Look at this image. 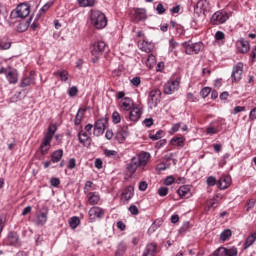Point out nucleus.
Masks as SVG:
<instances>
[{
    "label": "nucleus",
    "mask_w": 256,
    "mask_h": 256,
    "mask_svg": "<svg viewBox=\"0 0 256 256\" xmlns=\"http://www.w3.org/2000/svg\"><path fill=\"white\" fill-rule=\"evenodd\" d=\"M48 217H49V207L44 206L40 209L39 214L37 215L36 225L43 227V225L47 223Z\"/></svg>",
    "instance_id": "f8f14e48"
},
{
    "label": "nucleus",
    "mask_w": 256,
    "mask_h": 256,
    "mask_svg": "<svg viewBox=\"0 0 256 256\" xmlns=\"http://www.w3.org/2000/svg\"><path fill=\"white\" fill-rule=\"evenodd\" d=\"M105 51H107V44L105 42H95L91 49L92 63H97Z\"/></svg>",
    "instance_id": "7ed1b4c3"
},
{
    "label": "nucleus",
    "mask_w": 256,
    "mask_h": 256,
    "mask_svg": "<svg viewBox=\"0 0 256 256\" xmlns=\"http://www.w3.org/2000/svg\"><path fill=\"white\" fill-rule=\"evenodd\" d=\"M213 199L214 200L208 204V207L210 209H217V205H219V202H217V199H219V195L216 194Z\"/></svg>",
    "instance_id": "de8ad7c7"
},
{
    "label": "nucleus",
    "mask_w": 256,
    "mask_h": 256,
    "mask_svg": "<svg viewBox=\"0 0 256 256\" xmlns=\"http://www.w3.org/2000/svg\"><path fill=\"white\" fill-rule=\"evenodd\" d=\"M62 158H63V150L62 149H58V150L54 151L51 155L52 163H59Z\"/></svg>",
    "instance_id": "c756f323"
},
{
    "label": "nucleus",
    "mask_w": 256,
    "mask_h": 256,
    "mask_svg": "<svg viewBox=\"0 0 256 256\" xmlns=\"http://www.w3.org/2000/svg\"><path fill=\"white\" fill-rule=\"evenodd\" d=\"M212 256H227V248L219 247L212 253Z\"/></svg>",
    "instance_id": "79ce46f5"
},
{
    "label": "nucleus",
    "mask_w": 256,
    "mask_h": 256,
    "mask_svg": "<svg viewBox=\"0 0 256 256\" xmlns=\"http://www.w3.org/2000/svg\"><path fill=\"white\" fill-rule=\"evenodd\" d=\"M69 96L70 97H77V93H79V89H77L76 86H72L70 89H69Z\"/></svg>",
    "instance_id": "052dcab7"
},
{
    "label": "nucleus",
    "mask_w": 256,
    "mask_h": 256,
    "mask_svg": "<svg viewBox=\"0 0 256 256\" xmlns=\"http://www.w3.org/2000/svg\"><path fill=\"white\" fill-rule=\"evenodd\" d=\"M79 223H81V220L77 216H73L69 220V226L71 229H77V227H79Z\"/></svg>",
    "instance_id": "4c0bfd02"
},
{
    "label": "nucleus",
    "mask_w": 256,
    "mask_h": 256,
    "mask_svg": "<svg viewBox=\"0 0 256 256\" xmlns=\"http://www.w3.org/2000/svg\"><path fill=\"white\" fill-rule=\"evenodd\" d=\"M155 253H157V244L151 243L146 246L142 256H155Z\"/></svg>",
    "instance_id": "b1692460"
},
{
    "label": "nucleus",
    "mask_w": 256,
    "mask_h": 256,
    "mask_svg": "<svg viewBox=\"0 0 256 256\" xmlns=\"http://www.w3.org/2000/svg\"><path fill=\"white\" fill-rule=\"evenodd\" d=\"M7 239L9 245H17V243H19V235L17 234V232H9Z\"/></svg>",
    "instance_id": "2f4dec72"
},
{
    "label": "nucleus",
    "mask_w": 256,
    "mask_h": 256,
    "mask_svg": "<svg viewBox=\"0 0 256 256\" xmlns=\"http://www.w3.org/2000/svg\"><path fill=\"white\" fill-rule=\"evenodd\" d=\"M210 93H211V88L209 87H204L200 91L201 97H203V99H206V97H209Z\"/></svg>",
    "instance_id": "3c124183"
},
{
    "label": "nucleus",
    "mask_w": 256,
    "mask_h": 256,
    "mask_svg": "<svg viewBox=\"0 0 256 256\" xmlns=\"http://www.w3.org/2000/svg\"><path fill=\"white\" fill-rule=\"evenodd\" d=\"M140 49L141 51H144L145 53H151V51H153V44H151V42L149 41H142L141 45H140Z\"/></svg>",
    "instance_id": "f704fd0d"
},
{
    "label": "nucleus",
    "mask_w": 256,
    "mask_h": 256,
    "mask_svg": "<svg viewBox=\"0 0 256 256\" xmlns=\"http://www.w3.org/2000/svg\"><path fill=\"white\" fill-rule=\"evenodd\" d=\"M128 211L131 213V215H139V208H137L135 205H131L128 208Z\"/></svg>",
    "instance_id": "e2e57ef3"
},
{
    "label": "nucleus",
    "mask_w": 256,
    "mask_h": 256,
    "mask_svg": "<svg viewBox=\"0 0 256 256\" xmlns=\"http://www.w3.org/2000/svg\"><path fill=\"white\" fill-rule=\"evenodd\" d=\"M128 137H129V127L127 125L118 126L115 134L116 141H118V143H125Z\"/></svg>",
    "instance_id": "9b49d317"
},
{
    "label": "nucleus",
    "mask_w": 256,
    "mask_h": 256,
    "mask_svg": "<svg viewBox=\"0 0 256 256\" xmlns=\"http://www.w3.org/2000/svg\"><path fill=\"white\" fill-rule=\"evenodd\" d=\"M161 103V90L153 89L150 91L148 96V106L149 109H156L158 105Z\"/></svg>",
    "instance_id": "423d86ee"
},
{
    "label": "nucleus",
    "mask_w": 256,
    "mask_h": 256,
    "mask_svg": "<svg viewBox=\"0 0 256 256\" xmlns=\"http://www.w3.org/2000/svg\"><path fill=\"white\" fill-rule=\"evenodd\" d=\"M162 135H163V130H158L155 134H150L149 139H151L152 141H159V139L163 137Z\"/></svg>",
    "instance_id": "a18cd8bd"
},
{
    "label": "nucleus",
    "mask_w": 256,
    "mask_h": 256,
    "mask_svg": "<svg viewBox=\"0 0 256 256\" xmlns=\"http://www.w3.org/2000/svg\"><path fill=\"white\" fill-rule=\"evenodd\" d=\"M51 137H44L43 141L40 145V153L41 155H47V153L49 152V150L51 149Z\"/></svg>",
    "instance_id": "6ab92c4d"
},
{
    "label": "nucleus",
    "mask_w": 256,
    "mask_h": 256,
    "mask_svg": "<svg viewBox=\"0 0 256 256\" xmlns=\"http://www.w3.org/2000/svg\"><path fill=\"white\" fill-rule=\"evenodd\" d=\"M232 83H239L243 79V62H238L232 68L231 73Z\"/></svg>",
    "instance_id": "9d476101"
},
{
    "label": "nucleus",
    "mask_w": 256,
    "mask_h": 256,
    "mask_svg": "<svg viewBox=\"0 0 256 256\" xmlns=\"http://www.w3.org/2000/svg\"><path fill=\"white\" fill-rule=\"evenodd\" d=\"M256 241V232H253L252 234H250L245 243H244V249H249V247H251V245H253V243H255Z\"/></svg>",
    "instance_id": "473e14b6"
},
{
    "label": "nucleus",
    "mask_w": 256,
    "mask_h": 256,
    "mask_svg": "<svg viewBox=\"0 0 256 256\" xmlns=\"http://www.w3.org/2000/svg\"><path fill=\"white\" fill-rule=\"evenodd\" d=\"M229 185H231L230 177H223L217 181L218 189L225 190V189H227V187H229Z\"/></svg>",
    "instance_id": "393cba45"
},
{
    "label": "nucleus",
    "mask_w": 256,
    "mask_h": 256,
    "mask_svg": "<svg viewBox=\"0 0 256 256\" xmlns=\"http://www.w3.org/2000/svg\"><path fill=\"white\" fill-rule=\"evenodd\" d=\"M239 251L237 250V247L230 246L226 248V256H237Z\"/></svg>",
    "instance_id": "a19ab883"
},
{
    "label": "nucleus",
    "mask_w": 256,
    "mask_h": 256,
    "mask_svg": "<svg viewBox=\"0 0 256 256\" xmlns=\"http://www.w3.org/2000/svg\"><path fill=\"white\" fill-rule=\"evenodd\" d=\"M231 235H233L231 230L226 229V230L222 231V233L220 234V239H221V241H227V239H229V237H231Z\"/></svg>",
    "instance_id": "37998d69"
},
{
    "label": "nucleus",
    "mask_w": 256,
    "mask_h": 256,
    "mask_svg": "<svg viewBox=\"0 0 256 256\" xmlns=\"http://www.w3.org/2000/svg\"><path fill=\"white\" fill-rule=\"evenodd\" d=\"M156 11H157L158 15H164V13H165V11H167V9H165V6H163L162 3H159L156 6Z\"/></svg>",
    "instance_id": "4d7b16f0"
},
{
    "label": "nucleus",
    "mask_w": 256,
    "mask_h": 256,
    "mask_svg": "<svg viewBox=\"0 0 256 256\" xmlns=\"http://www.w3.org/2000/svg\"><path fill=\"white\" fill-rule=\"evenodd\" d=\"M177 193L181 199H189V197H193V193L191 192V186L190 185H183L180 186L177 190Z\"/></svg>",
    "instance_id": "f3484780"
},
{
    "label": "nucleus",
    "mask_w": 256,
    "mask_h": 256,
    "mask_svg": "<svg viewBox=\"0 0 256 256\" xmlns=\"http://www.w3.org/2000/svg\"><path fill=\"white\" fill-rule=\"evenodd\" d=\"M168 194H169V189L167 187H160L158 189V195L160 197H166V195H168Z\"/></svg>",
    "instance_id": "5fc2aeb1"
},
{
    "label": "nucleus",
    "mask_w": 256,
    "mask_h": 256,
    "mask_svg": "<svg viewBox=\"0 0 256 256\" xmlns=\"http://www.w3.org/2000/svg\"><path fill=\"white\" fill-rule=\"evenodd\" d=\"M134 193H135V188L133 186H128L122 192V198L125 201H129V199H131L133 197Z\"/></svg>",
    "instance_id": "a878e982"
},
{
    "label": "nucleus",
    "mask_w": 256,
    "mask_h": 256,
    "mask_svg": "<svg viewBox=\"0 0 256 256\" xmlns=\"http://www.w3.org/2000/svg\"><path fill=\"white\" fill-rule=\"evenodd\" d=\"M30 85H35V77H33V72L30 73V76H26L21 80L20 87L25 89V87H30Z\"/></svg>",
    "instance_id": "412c9836"
},
{
    "label": "nucleus",
    "mask_w": 256,
    "mask_h": 256,
    "mask_svg": "<svg viewBox=\"0 0 256 256\" xmlns=\"http://www.w3.org/2000/svg\"><path fill=\"white\" fill-rule=\"evenodd\" d=\"M255 199H250L248 202H247V207H246V211H251V209H253V207H255Z\"/></svg>",
    "instance_id": "69168bd1"
},
{
    "label": "nucleus",
    "mask_w": 256,
    "mask_h": 256,
    "mask_svg": "<svg viewBox=\"0 0 256 256\" xmlns=\"http://www.w3.org/2000/svg\"><path fill=\"white\" fill-rule=\"evenodd\" d=\"M78 5H80V7H93L95 0H78Z\"/></svg>",
    "instance_id": "ea45409f"
},
{
    "label": "nucleus",
    "mask_w": 256,
    "mask_h": 256,
    "mask_svg": "<svg viewBox=\"0 0 256 256\" xmlns=\"http://www.w3.org/2000/svg\"><path fill=\"white\" fill-rule=\"evenodd\" d=\"M78 141L80 145H83V147H89L93 139L91 138V134L89 132H85V130H80L78 132Z\"/></svg>",
    "instance_id": "ddd939ff"
},
{
    "label": "nucleus",
    "mask_w": 256,
    "mask_h": 256,
    "mask_svg": "<svg viewBox=\"0 0 256 256\" xmlns=\"http://www.w3.org/2000/svg\"><path fill=\"white\" fill-rule=\"evenodd\" d=\"M6 79L10 85H17L19 81V72L17 69H11L6 73Z\"/></svg>",
    "instance_id": "dca6fc26"
},
{
    "label": "nucleus",
    "mask_w": 256,
    "mask_h": 256,
    "mask_svg": "<svg viewBox=\"0 0 256 256\" xmlns=\"http://www.w3.org/2000/svg\"><path fill=\"white\" fill-rule=\"evenodd\" d=\"M236 47L240 53H249L251 51V44L245 38L237 40Z\"/></svg>",
    "instance_id": "4468645a"
},
{
    "label": "nucleus",
    "mask_w": 256,
    "mask_h": 256,
    "mask_svg": "<svg viewBox=\"0 0 256 256\" xmlns=\"http://www.w3.org/2000/svg\"><path fill=\"white\" fill-rule=\"evenodd\" d=\"M77 165V160H75V158H71L68 162V169H75Z\"/></svg>",
    "instance_id": "338daca9"
},
{
    "label": "nucleus",
    "mask_w": 256,
    "mask_h": 256,
    "mask_svg": "<svg viewBox=\"0 0 256 256\" xmlns=\"http://www.w3.org/2000/svg\"><path fill=\"white\" fill-rule=\"evenodd\" d=\"M169 167H171L170 163H165V162H161L160 164L157 165V170L158 171H166V169H169Z\"/></svg>",
    "instance_id": "864d4df0"
},
{
    "label": "nucleus",
    "mask_w": 256,
    "mask_h": 256,
    "mask_svg": "<svg viewBox=\"0 0 256 256\" xmlns=\"http://www.w3.org/2000/svg\"><path fill=\"white\" fill-rule=\"evenodd\" d=\"M90 21L95 29H105L107 27V16L99 10H92Z\"/></svg>",
    "instance_id": "f03ea898"
},
{
    "label": "nucleus",
    "mask_w": 256,
    "mask_h": 256,
    "mask_svg": "<svg viewBox=\"0 0 256 256\" xmlns=\"http://www.w3.org/2000/svg\"><path fill=\"white\" fill-rule=\"evenodd\" d=\"M169 45H170V47H169V52H170V53H173V49H175L176 47H178L179 43H177L175 40L171 39V40L169 41Z\"/></svg>",
    "instance_id": "0e129e2a"
},
{
    "label": "nucleus",
    "mask_w": 256,
    "mask_h": 256,
    "mask_svg": "<svg viewBox=\"0 0 256 256\" xmlns=\"http://www.w3.org/2000/svg\"><path fill=\"white\" fill-rule=\"evenodd\" d=\"M179 129H181V123L174 124L169 131L170 135L177 133V131H179Z\"/></svg>",
    "instance_id": "13d9d810"
},
{
    "label": "nucleus",
    "mask_w": 256,
    "mask_h": 256,
    "mask_svg": "<svg viewBox=\"0 0 256 256\" xmlns=\"http://www.w3.org/2000/svg\"><path fill=\"white\" fill-rule=\"evenodd\" d=\"M170 145L177 147V149H183V147H185V138L184 137H173L170 140Z\"/></svg>",
    "instance_id": "5701e85b"
},
{
    "label": "nucleus",
    "mask_w": 256,
    "mask_h": 256,
    "mask_svg": "<svg viewBox=\"0 0 256 256\" xmlns=\"http://www.w3.org/2000/svg\"><path fill=\"white\" fill-rule=\"evenodd\" d=\"M51 5H53V3H46L40 10L39 13L37 14L36 19H39V17H41L42 13H47V11H49V9H51Z\"/></svg>",
    "instance_id": "c03bdc74"
},
{
    "label": "nucleus",
    "mask_w": 256,
    "mask_h": 256,
    "mask_svg": "<svg viewBox=\"0 0 256 256\" xmlns=\"http://www.w3.org/2000/svg\"><path fill=\"white\" fill-rule=\"evenodd\" d=\"M194 11L195 13H202V15H205V13L209 11V2L207 0L198 1Z\"/></svg>",
    "instance_id": "a211bd4d"
},
{
    "label": "nucleus",
    "mask_w": 256,
    "mask_h": 256,
    "mask_svg": "<svg viewBox=\"0 0 256 256\" xmlns=\"http://www.w3.org/2000/svg\"><path fill=\"white\" fill-rule=\"evenodd\" d=\"M54 77H60V81L67 83L69 81V72L67 70H58L53 73Z\"/></svg>",
    "instance_id": "bb28decb"
},
{
    "label": "nucleus",
    "mask_w": 256,
    "mask_h": 256,
    "mask_svg": "<svg viewBox=\"0 0 256 256\" xmlns=\"http://www.w3.org/2000/svg\"><path fill=\"white\" fill-rule=\"evenodd\" d=\"M134 105L133 99L130 97H125L119 102V108L121 111H131Z\"/></svg>",
    "instance_id": "2eb2a0df"
},
{
    "label": "nucleus",
    "mask_w": 256,
    "mask_h": 256,
    "mask_svg": "<svg viewBox=\"0 0 256 256\" xmlns=\"http://www.w3.org/2000/svg\"><path fill=\"white\" fill-rule=\"evenodd\" d=\"M112 122L114 123V125L121 123V114H119V112L114 111L112 113Z\"/></svg>",
    "instance_id": "49530a36"
},
{
    "label": "nucleus",
    "mask_w": 256,
    "mask_h": 256,
    "mask_svg": "<svg viewBox=\"0 0 256 256\" xmlns=\"http://www.w3.org/2000/svg\"><path fill=\"white\" fill-rule=\"evenodd\" d=\"M183 47L187 55H197L201 52V49H203V43H192L191 40H189L183 43Z\"/></svg>",
    "instance_id": "39448f33"
},
{
    "label": "nucleus",
    "mask_w": 256,
    "mask_h": 256,
    "mask_svg": "<svg viewBox=\"0 0 256 256\" xmlns=\"http://www.w3.org/2000/svg\"><path fill=\"white\" fill-rule=\"evenodd\" d=\"M175 183V178L173 176H167L164 180V185H173Z\"/></svg>",
    "instance_id": "680f3d73"
},
{
    "label": "nucleus",
    "mask_w": 256,
    "mask_h": 256,
    "mask_svg": "<svg viewBox=\"0 0 256 256\" xmlns=\"http://www.w3.org/2000/svg\"><path fill=\"white\" fill-rule=\"evenodd\" d=\"M13 42L8 37H4L0 40V51H7L11 49V45Z\"/></svg>",
    "instance_id": "cd10ccee"
},
{
    "label": "nucleus",
    "mask_w": 256,
    "mask_h": 256,
    "mask_svg": "<svg viewBox=\"0 0 256 256\" xmlns=\"http://www.w3.org/2000/svg\"><path fill=\"white\" fill-rule=\"evenodd\" d=\"M29 13H31V8L29 5L22 3L11 11L10 19H25L28 17Z\"/></svg>",
    "instance_id": "20e7f679"
},
{
    "label": "nucleus",
    "mask_w": 256,
    "mask_h": 256,
    "mask_svg": "<svg viewBox=\"0 0 256 256\" xmlns=\"http://www.w3.org/2000/svg\"><path fill=\"white\" fill-rule=\"evenodd\" d=\"M249 119L250 121H255L256 119V107L253 108L249 113Z\"/></svg>",
    "instance_id": "774afa93"
},
{
    "label": "nucleus",
    "mask_w": 256,
    "mask_h": 256,
    "mask_svg": "<svg viewBox=\"0 0 256 256\" xmlns=\"http://www.w3.org/2000/svg\"><path fill=\"white\" fill-rule=\"evenodd\" d=\"M50 184L52 187H59V185H61V180H59L57 177H52L50 179Z\"/></svg>",
    "instance_id": "6e6d98bb"
},
{
    "label": "nucleus",
    "mask_w": 256,
    "mask_h": 256,
    "mask_svg": "<svg viewBox=\"0 0 256 256\" xmlns=\"http://www.w3.org/2000/svg\"><path fill=\"white\" fill-rule=\"evenodd\" d=\"M56 132H57V126L54 124H51L48 127V131L44 137H50V140H53V135H55Z\"/></svg>",
    "instance_id": "58836bf2"
},
{
    "label": "nucleus",
    "mask_w": 256,
    "mask_h": 256,
    "mask_svg": "<svg viewBox=\"0 0 256 256\" xmlns=\"http://www.w3.org/2000/svg\"><path fill=\"white\" fill-rule=\"evenodd\" d=\"M155 63H157L155 55L149 54L147 59L145 60L146 67H148V69H153V67H155Z\"/></svg>",
    "instance_id": "72a5a7b5"
},
{
    "label": "nucleus",
    "mask_w": 256,
    "mask_h": 256,
    "mask_svg": "<svg viewBox=\"0 0 256 256\" xmlns=\"http://www.w3.org/2000/svg\"><path fill=\"white\" fill-rule=\"evenodd\" d=\"M105 157H108L109 159H113L114 161H119L121 159V155L118 154L115 150H104Z\"/></svg>",
    "instance_id": "c85d7f7f"
},
{
    "label": "nucleus",
    "mask_w": 256,
    "mask_h": 256,
    "mask_svg": "<svg viewBox=\"0 0 256 256\" xmlns=\"http://www.w3.org/2000/svg\"><path fill=\"white\" fill-rule=\"evenodd\" d=\"M206 183L208 187H215L217 185V179L214 176H210L207 178Z\"/></svg>",
    "instance_id": "09e8293b"
},
{
    "label": "nucleus",
    "mask_w": 256,
    "mask_h": 256,
    "mask_svg": "<svg viewBox=\"0 0 256 256\" xmlns=\"http://www.w3.org/2000/svg\"><path fill=\"white\" fill-rule=\"evenodd\" d=\"M131 85H133L134 87H139V85H141V77L139 76H135L130 80Z\"/></svg>",
    "instance_id": "603ef678"
},
{
    "label": "nucleus",
    "mask_w": 256,
    "mask_h": 256,
    "mask_svg": "<svg viewBox=\"0 0 256 256\" xmlns=\"http://www.w3.org/2000/svg\"><path fill=\"white\" fill-rule=\"evenodd\" d=\"M87 197L89 205H98L99 201H101V196L98 192H89Z\"/></svg>",
    "instance_id": "4be33fe9"
},
{
    "label": "nucleus",
    "mask_w": 256,
    "mask_h": 256,
    "mask_svg": "<svg viewBox=\"0 0 256 256\" xmlns=\"http://www.w3.org/2000/svg\"><path fill=\"white\" fill-rule=\"evenodd\" d=\"M179 85H181V78H176L175 80L168 81L163 86L165 95H173V93H175V91L179 89Z\"/></svg>",
    "instance_id": "1a4fd4ad"
},
{
    "label": "nucleus",
    "mask_w": 256,
    "mask_h": 256,
    "mask_svg": "<svg viewBox=\"0 0 256 256\" xmlns=\"http://www.w3.org/2000/svg\"><path fill=\"white\" fill-rule=\"evenodd\" d=\"M243 111H247V107L245 106H236L232 111V115H237V113H242Z\"/></svg>",
    "instance_id": "8fccbe9b"
},
{
    "label": "nucleus",
    "mask_w": 256,
    "mask_h": 256,
    "mask_svg": "<svg viewBox=\"0 0 256 256\" xmlns=\"http://www.w3.org/2000/svg\"><path fill=\"white\" fill-rule=\"evenodd\" d=\"M136 19L137 21H145L147 19V12L145 9H137L136 10Z\"/></svg>",
    "instance_id": "e433bc0d"
},
{
    "label": "nucleus",
    "mask_w": 256,
    "mask_h": 256,
    "mask_svg": "<svg viewBox=\"0 0 256 256\" xmlns=\"http://www.w3.org/2000/svg\"><path fill=\"white\" fill-rule=\"evenodd\" d=\"M107 123H109L108 118H100L94 123V137H101V135L105 133V129H107Z\"/></svg>",
    "instance_id": "0eeeda50"
},
{
    "label": "nucleus",
    "mask_w": 256,
    "mask_h": 256,
    "mask_svg": "<svg viewBox=\"0 0 256 256\" xmlns=\"http://www.w3.org/2000/svg\"><path fill=\"white\" fill-rule=\"evenodd\" d=\"M89 215L90 217H98V219H101V217H103V209L100 207H92L89 210Z\"/></svg>",
    "instance_id": "7c9ffc66"
},
{
    "label": "nucleus",
    "mask_w": 256,
    "mask_h": 256,
    "mask_svg": "<svg viewBox=\"0 0 256 256\" xmlns=\"http://www.w3.org/2000/svg\"><path fill=\"white\" fill-rule=\"evenodd\" d=\"M228 20L229 14H227V12L217 11L212 15L210 23L211 25H223V23H227Z\"/></svg>",
    "instance_id": "6e6552de"
},
{
    "label": "nucleus",
    "mask_w": 256,
    "mask_h": 256,
    "mask_svg": "<svg viewBox=\"0 0 256 256\" xmlns=\"http://www.w3.org/2000/svg\"><path fill=\"white\" fill-rule=\"evenodd\" d=\"M129 119L130 121H133L134 123H137L141 119V110L139 107L134 106L129 113Z\"/></svg>",
    "instance_id": "aec40b11"
},
{
    "label": "nucleus",
    "mask_w": 256,
    "mask_h": 256,
    "mask_svg": "<svg viewBox=\"0 0 256 256\" xmlns=\"http://www.w3.org/2000/svg\"><path fill=\"white\" fill-rule=\"evenodd\" d=\"M214 38L216 41H223V39H225V33H223V31H217Z\"/></svg>",
    "instance_id": "bf43d9fd"
},
{
    "label": "nucleus",
    "mask_w": 256,
    "mask_h": 256,
    "mask_svg": "<svg viewBox=\"0 0 256 256\" xmlns=\"http://www.w3.org/2000/svg\"><path fill=\"white\" fill-rule=\"evenodd\" d=\"M85 114V109H79L75 119H74V125L79 126L81 125V121H83V115Z\"/></svg>",
    "instance_id": "c9c22d12"
},
{
    "label": "nucleus",
    "mask_w": 256,
    "mask_h": 256,
    "mask_svg": "<svg viewBox=\"0 0 256 256\" xmlns=\"http://www.w3.org/2000/svg\"><path fill=\"white\" fill-rule=\"evenodd\" d=\"M150 159L151 154L149 152H141L140 154H137L131 158L130 163H128L126 166V170L128 173L133 174L135 171H137V169H139V167L144 169L149 163Z\"/></svg>",
    "instance_id": "f257e3e1"
}]
</instances>
